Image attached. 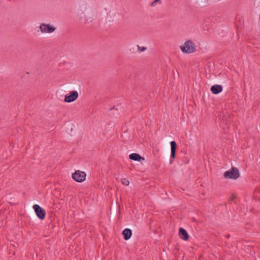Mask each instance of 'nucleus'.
Masks as SVG:
<instances>
[{
  "mask_svg": "<svg viewBox=\"0 0 260 260\" xmlns=\"http://www.w3.org/2000/svg\"><path fill=\"white\" fill-rule=\"evenodd\" d=\"M78 96L79 94L77 91H72L65 95L64 101L66 103H71L77 99Z\"/></svg>",
  "mask_w": 260,
  "mask_h": 260,
  "instance_id": "5",
  "label": "nucleus"
},
{
  "mask_svg": "<svg viewBox=\"0 0 260 260\" xmlns=\"http://www.w3.org/2000/svg\"><path fill=\"white\" fill-rule=\"evenodd\" d=\"M240 176V173L237 168L233 167L231 170L225 171L224 177L225 179H237Z\"/></svg>",
  "mask_w": 260,
  "mask_h": 260,
  "instance_id": "2",
  "label": "nucleus"
},
{
  "mask_svg": "<svg viewBox=\"0 0 260 260\" xmlns=\"http://www.w3.org/2000/svg\"><path fill=\"white\" fill-rule=\"evenodd\" d=\"M33 209L37 216V217L41 220L45 219L46 216L45 210L41 208L39 205L35 204L33 206Z\"/></svg>",
  "mask_w": 260,
  "mask_h": 260,
  "instance_id": "4",
  "label": "nucleus"
},
{
  "mask_svg": "<svg viewBox=\"0 0 260 260\" xmlns=\"http://www.w3.org/2000/svg\"><path fill=\"white\" fill-rule=\"evenodd\" d=\"M72 177L76 182H82L85 180L86 174L84 172L77 170L72 174Z\"/></svg>",
  "mask_w": 260,
  "mask_h": 260,
  "instance_id": "3",
  "label": "nucleus"
},
{
  "mask_svg": "<svg viewBox=\"0 0 260 260\" xmlns=\"http://www.w3.org/2000/svg\"><path fill=\"white\" fill-rule=\"evenodd\" d=\"M122 234L125 240L129 239L132 235V231L129 229H124L122 232Z\"/></svg>",
  "mask_w": 260,
  "mask_h": 260,
  "instance_id": "11",
  "label": "nucleus"
},
{
  "mask_svg": "<svg viewBox=\"0 0 260 260\" xmlns=\"http://www.w3.org/2000/svg\"><path fill=\"white\" fill-rule=\"evenodd\" d=\"M122 183L124 185H128L129 184V181L127 178H122L121 179Z\"/></svg>",
  "mask_w": 260,
  "mask_h": 260,
  "instance_id": "12",
  "label": "nucleus"
},
{
  "mask_svg": "<svg viewBox=\"0 0 260 260\" xmlns=\"http://www.w3.org/2000/svg\"><path fill=\"white\" fill-rule=\"evenodd\" d=\"M138 49L140 51L142 52V51H144L146 49V48L145 47H141L138 46Z\"/></svg>",
  "mask_w": 260,
  "mask_h": 260,
  "instance_id": "13",
  "label": "nucleus"
},
{
  "mask_svg": "<svg viewBox=\"0 0 260 260\" xmlns=\"http://www.w3.org/2000/svg\"><path fill=\"white\" fill-rule=\"evenodd\" d=\"M222 87L219 85H214L211 88V91L213 94H217L221 92Z\"/></svg>",
  "mask_w": 260,
  "mask_h": 260,
  "instance_id": "8",
  "label": "nucleus"
},
{
  "mask_svg": "<svg viewBox=\"0 0 260 260\" xmlns=\"http://www.w3.org/2000/svg\"><path fill=\"white\" fill-rule=\"evenodd\" d=\"M171 144V157L173 159H174L175 157L176 154V143L175 141H171L170 143Z\"/></svg>",
  "mask_w": 260,
  "mask_h": 260,
  "instance_id": "10",
  "label": "nucleus"
},
{
  "mask_svg": "<svg viewBox=\"0 0 260 260\" xmlns=\"http://www.w3.org/2000/svg\"><path fill=\"white\" fill-rule=\"evenodd\" d=\"M129 157L131 159L134 160H137L139 161H141V160H144V158L141 156L139 154L137 153H132L129 155Z\"/></svg>",
  "mask_w": 260,
  "mask_h": 260,
  "instance_id": "9",
  "label": "nucleus"
},
{
  "mask_svg": "<svg viewBox=\"0 0 260 260\" xmlns=\"http://www.w3.org/2000/svg\"><path fill=\"white\" fill-rule=\"evenodd\" d=\"M181 50L185 53L190 54L195 52L196 46L195 44L190 40L185 42L184 44L180 46Z\"/></svg>",
  "mask_w": 260,
  "mask_h": 260,
  "instance_id": "1",
  "label": "nucleus"
},
{
  "mask_svg": "<svg viewBox=\"0 0 260 260\" xmlns=\"http://www.w3.org/2000/svg\"><path fill=\"white\" fill-rule=\"evenodd\" d=\"M179 236L181 239L184 241L187 240L189 238V235L186 231L181 228L179 229Z\"/></svg>",
  "mask_w": 260,
  "mask_h": 260,
  "instance_id": "7",
  "label": "nucleus"
},
{
  "mask_svg": "<svg viewBox=\"0 0 260 260\" xmlns=\"http://www.w3.org/2000/svg\"><path fill=\"white\" fill-rule=\"evenodd\" d=\"M157 3H159V0H155L151 3V6H155L156 5V4Z\"/></svg>",
  "mask_w": 260,
  "mask_h": 260,
  "instance_id": "14",
  "label": "nucleus"
},
{
  "mask_svg": "<svg viewBox=\"0 0 260 260\" xmlns=\"http://www.w3.org/2000/svg\"><path fill=\"white\" fill-rule=\"evenodd\" d=\"M40 28L43 33H51L55 30V27L49 24H42Z\"/></svg>",
  "mask_w": 260,
  "mask_h": 260,
  "instance_id": "6",
  "label": "nucleus"
}]
</instances>
